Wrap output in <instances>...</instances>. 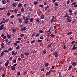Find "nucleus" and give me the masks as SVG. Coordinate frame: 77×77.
<instances>
[{"instance_id":"1","label":"nucleus","mask_w":77,"mask_h":77,"mask_svg":"<svg viewBox=\"0 0 77 77\" xmlns=\"http://www.w3.org/2000/svg\"><path fill=\"white\" fill-rule=\"evenodd\" d=\"M53 55L54 56V57H57L59 56V53L57 51H55L54 52Z\"/></svg>"},{"instance_id":"2","label":"nucleus","mask_w":77,"mask_h":77,"mask_svg":"<svg viewBox=\"0 0 77 77\" xmlns=\"http://www.w3.org/2000/svg\"><path fill=\"white\" fill-rule=\"evenodd\" d=\"M17 20H19V22L20 24H22V23H23V20H22V19H21V18H17Z\"/></svg>"},{"instance_id":"3","label":"nucleus","mask_w":77,"mask_h":77,"mask_svg":"<svg viewBox=\"0 0 77 77\" xmlns=\"http://www.w3.org/2000/svg\"><path fill=\"white\" fill-rule=\"evenodd\" d=\"M27 28L26 27H24L20 29L21 32H23V31H25L26 30Z\"/></svg>"},{"instance_id":"4","label":"nucleus","mask_w":77,"mask_h":77,"mask_svg":"<svg viewBox=\"0 0 77 77\" xmlns=\"http://www.w3.org/2000/svg\"><path fill=\"white\" fill-rule=\"evenodd\" d=\"M12 6L13 8H15L17 6V4H16V3H14L12 4Z\"/></svg>"},{"instance_id":"5","label":"nucleus","mask_w":77,"mask_h":77,"mask_svg":"<svg viewBox=\"0 0 77 77\" xmlns=\"http://www.w3.org/2000/svg\"><path fill=\"white\" fill-rule=\"evenodd\" d=\"M17 51L15 53H14V51H13L11 52V54H12V55H14V54L15 55H16L17 54Z\"/></svg>"},{"instance_id":"6","label":"nucleus","mask_w":77,"mask_h":77,"mask_svg":"<svg viewBox=\"0 0 77 77\" xmlns=\"http://www.w3.org/2000/svg\"><path fill=\"white\" fill-rule=\"evenodd\" d=\"M3 27H4V25L2 24L1 25L0 27V30H2V29H3Z\"/></svg>"},{"instance_id":"7","label":"nucleus","mask_w":77,"mask_h":77,"mask_svg":"<svg viewBox=\"0 0 77 77\" xmlns=\"http://www.w3.org/2000/svg\"><path fill=\"white\" fill-rule=\"evenodd\" d=\"M6 0H2V4H3L4 5H6Z\"/></svg>"},{"instance_id":"8","label":"nucleus","mask_w":77,"mask_h":77,"mask_svg":"<svg viewBox=\"0 0 77 77\" xmlns=\"http://www.w3.org/2000/svg\"><path fill=\"white\" fill-rule=\"evenodd\" d=\"M29 20H30V23H32L33 21V18H29Z\"/></svg>"},{"instance_id":"9","label":"nucleus","mask_w":77,"mask_h":77,"mask_svg":"<svg viewBox=\"0 0 77 77\" xmlns=\"http://www.w3.org/2000/svg\"><path fill=\"white\" fill-rule=\"evenodd\" d=\"M71 64H72V65L73 66H75L76 65V63H75V62H74L73 63H72Z\"/></svg>"},{"instance_id":"10","label":"nucleus","mask_w":77,"mask_h":77,"mask_svg":"<svg viewBox=\"0 0 77 77\" xmlns=\"http://www.w3.org/2000/svg\"><path fill=\"white\" fill-rule=\"evenodd\" d=\"M11 68L12 70H14L15 69V67H14V66H11Z\"/></svg>"},{"instance_id":"11","label":"nucleus","mask_w":77,"mask_h":77,"mask_svg":"<svg viewBox=\"0 0 77 77\" xmlns=\"http://www.w3.org/2000/svg\"><path fill=\"white\" fill-rule=\"evenodd\" d=\"M77 47H75V45H74V46H73L72 50H75V49H77Z\"/></svg>"},{"instance_id":"12","label":"nucleus","mask_w":77,"mask_h":77,"mask_svg":"<svg viewBox=\"0 0 77 77\" xmlns=\"http://www.w3.org/2000/svg\"><path fill=\"white\" fill-rule=\"evenodd\" d=\"M64 17L65 18H68V17H69V16L68 15L67 13H66V15L64 16Z\"/></svg>"},{"instance_id":"13","label":"nucleus","mask_w":77,"mask_h":77,"mask_svg":"<svg viewBox=\"0 0 77 77\" xmlns=\"http://www.w3.org/2000/svg\"><path fill=\"white\" fill-rule=\"evenodd\" d=\"M24 22L25 24H27V23H29V21L27 20H26L25 19V20H24Z\"/></svg>"},{"instance_id":"14","label":"nucleus","mask_w":77,"mask_h":77,"mask_svg":"<svg viewBox=\"0 0 77 77\" xmlns=\"http://www.w3.org/2000/svg\"><path fill=\"white\" fill-rule=\"evenodd\" d=\"M50 36L51 37V38H54V37H55V35H53V34H51V35H50Z\"/></svg>"},{"instance_id":"15","label":"nucleus","mask_w":77,"mask_h":77,"mask_svg":"<svg viewBox=\"0 0 77 77\" xmlns=\"http://www.w3.org/2000/svg\"><path fill=\"white\" fill-rule=\"evenodd\" d=\"M53 44V42H52V43H51L49 45H48L47 47V48H49V47H51V45H52V44Z\"/></svg>"},{"instance_id":"16","label":"nucleus","mask_w":77,"mask_h":77,"mask_svg":"<svg viewBox=\"0 0 77 77\" xmlns=\"http://www.w3.org/2000/svg\"><path fill=\"white\" fill-rule=\"evenodd\" d=\"M25 54L26 56H29V53L28 52H26L25 53Z\"/></svg>"},{"instance_id":"17","label":"nucleus","mask_w":77,"mask_h":77,"mask_svg":"<svg viewBox=\"0 0 77 77\" xmlns=\"http://www.w3.org/2000/svg\"><path fill=\"white\" fill-rule=\"evenodd\" d=\"M38 32H39L40 33H43V31L41 30H39L38 31Z\"/></svg>"},{"instance_id":"18","label":"nucleus","mask_w":77,"mask_h":77,"mask_svg":"<svg viewBox=\"0 0 77 77\" xmlns=\"http://www.w3.org/2000/svg\"><path fill=\"white\" fill-rule=\"evenodd\" d=\"M72 68V66H69L68 70L70 71V70H71V69Z\"/></svg>"},{"instance_id":"19","label":"nucleus","mask_w":77,"mask_h":77,"mask_svg":"<svg viewBox=\"0 0 77 77\" xmlns=\"http://www.w3.org/2000/svg\"><path fill=\"white\" fill-rule=\"evenodd\" d=\"M22 13L21 11L19 12V14H17V16H20V15H21Z\"/></svg>"},{"instance_id":"20","label":"nucleus","mask_w":77,"mask_h":77,"mask_svg":"<svg viewBox=\"0 0 77 77\" xmlns=\"http://www.w3.org/2000/svg\"><path fill=\"white\" fill-rule=\"evenodd\" d=\"M37 4H38V2H34V5H36Z\"/></svg>"},{"instance_id":"21","label":"nucleus","mask_w":77,"mask_h":77,"mask_svg":"<svg viewBox=\"0 0 77 77\" xmlns=\"http://www.w3.org/2000/svg\"><path fill=\"white\" fill-rule=\"evenodd\" d=\"M59 77H63L62 76V75L60 73H59Z\"/></svg>"},{"instance_id":"22","label":"nucleus","mask_w":77,"mask_h":77,"mask_svg":"<svg viewBox=\"0 0 77 77\" xmlns=\"http://www.w3.org/2000/svg\"><path fill=\"white\" fill-rule=\"evenodd\" d=\"M8 64H7V63H5V66L6 68H7V67H8Z\"/></svg>"},{"instance_id":"23","label":"nucleus","mask_w":77,"mask_h":77,"mask_svg":"<svg viewBox=\"0 0 77 77\" xmlns=\"http://www.w3.org/2000/svg\"><path fill=\"white\" fill-rule=\"evenodd\" d=\"M35 35H36V32H34L32 35L31 37H33L34 36H35Z\"/></svg>"},{"instance_id":"24","label":"nucleus","mask_w":77,"mask_h":77,"mask_svg":"<svg viewBox=\"0 0 77 77\" xmlns=\"http://www.w3.org/2000/svg\"><path fill=\"white\" fill-rule=\"evenodd\" d=\"M21 6H22V4H19L18 5V8H20Z\"/></svg>"},{"instance_id":"25","label":"nucleus","mask_w":77,"mask_h":77,"mask_svg":"<svg viewBox=\"0 0 77 77\" xmlns=\"http://www.w3.org/2000/svg\"><path fill=\"white\" fill-rule=\"evenodd\" d=\"M24 36V34H21L20 35V36L21 37H23Z\"/></svg>"},{"instance_id":"26","label":"nucleus","mask_w":77,"mask_h":77,"mask_svg":"<svg viewBox=\"0 0 77 77\" xmlns=\"http://www.w3.org/2000/svg\"><path fill=\"white\" fill-rule=\"evenodd\" d=\"M49 64H48V63H46L45 64V66H46V67H47L48 66V65Z\"/></svg>"},{"instance_id":"27","label":"nucleus","mask_w":77,"mask_h":77,"mask_svg":"<svg viewBox=\"0 0 77 77\" xmlns=\"http://www.w3.org/2000/svg\"><path fill=\"white\" fill-rule=\"evenodd\" d=\"M68 11L69 13H72V10L70 9H69Z\"/></svg>"},{"instance_id":"28","label":"nucleus","mask_w":77,"mask_h":77,"mask_svg":"<svg viewBox=\"0 0 77 77\" xmlns=\"http://www.w3.org/2000/svg\"><path fill=\"white\" fill-rule=\"evenodd\" d=\"M50 74V72H48L46 73V75H49V74Z\"/></svg>"},{"instance_id":"29","label":"nucleus","mask_w":77,"mask_h":77,"mask_svg":"<svg viewBox=\"0 0 77 77\" xmlns=\"http://www.w3.org/2000/svg\"><path fill=\"white\" fill-rule=\"evenodd\" d=\"M4 53H8V51H7V50H4L3 51H2Z\"/></svg>"},{"instance_id":"30","label":"nucleus","mask_w":77,"mask_h":77,"mask_svg":"<svg viewBox=\"0 0 77 77\" xmlns=\"http://www.w3.org/2000/svg\"><path fill=\"white\" fill-rule=\"evenodd\" d=\"M44 17H45V15L44 14L42 15V17H41L40 18V19H43L44 18Z\"/></svg>"},{"instance_id":"31","label":"nucleus","mask_w":77,"mask_h":77,"mask_svg":"<svg viewBox=\"0 0 77 77\" xmlns=\"http://www.w3.org/2000/svg\"><path fill=\"white\" fill-rule=\"evenodd\" d=\"M55 5L56 6H59V5L58 4H57V2L55 3Z\"/></svg>"},{"instance_id":"32","label":"nucleus","mask_w":77,"mask_h":77,"mask_svg":"<svg viewBox=\"0 0 77 77\" xmlns=\"http://www.w3.org/2000/svg\"><path fill=\"white\" fill-rule=\"evenodd\" d=\"M27 74V72H24L23 73V75H26Z\"/></svg>"},{"instance_id":"33","label":"nucleus","mask_w":77,"mask_h":77,"mask_svg":"<svg viewBox=\"0 0 77 77\" xmlns=\"http://www.w3.org/2000/svg\"><path fill=\"white\" fill-rule=\"evenodd\" d=\"M71 2V0H69L68 1H67L66 3L67 4H69V3H70V2Z\"/></svg>"},{"instance_id":"34","label":"nucleus","mask_w":77,"mask_h":77,"mask_svg":"<svg viewBox=\"0 0 77 77\" xmlns=\"http://www.w3.org/2000/svg\"><path fill=\"white\" fill-rule=\"evenodd\" d=\"M3 55H4V53H3V52L2 51L1 54V56H3Z\"/></svg>"},{"instance_id":"35","label":"nucleus","mask_w":77,"mask_h":77,"mask_svg":"<svg viewBox=\"0 0 77 77\" xmlns=\"http://www.w3.org/2000/svg\"><path fill=\"white\" fill-rule=\"evenodd\" d=\"M5 22L3 21H2L0 23V24H3V23H5Z\"/></svg>"},{"instance_id":"36","label":"nucleus","mask_w":77,"mask_h":77,"mask_svg":"<svg viewBox=\"0 0 77 77\" xmlns=\"http://www.w3.org/2000/svg\"><path fill=\"white\" fill-rule=\"evenodd\" d=\"M44 6V5H39V7H40V8H43Z\"/></svg>"},{"instance_id":"37","label":"nucleus","mask_w":77,"mask_h":77,"mask_svg":"<svg viewBox=\"0 0 77 77\" xmlns=\"http://www.w3.org/2000/svg\"><path fill=\"white\" fill-rule=\"evenodd\" d=\"M48 8H49V6H47V7H46L45 8V10H47V9Z\"/></svg>"},{"instance_id":"38","label":"nucleus","mask_w":77,"mask_h":77,"mask_svg":"<svg viewBox=\"0 0 77 77\" xmlns=\"http://www.w3.org/2000/svg\"><path fill=\"white\" fill-rule=\"evenodd\" d=\"M0 9H1V10H3L4 9H5V8L3 7L0 8Z\"/></svg>"},{"instance_id":"39","label":"nucleus","mask_w":77,"mask_h":77,"mask_svg":"<svg viewBox=\"0 0 77 77\" xmlns=\"http://www.w3.org/2000/svg\"><path fill=\"white\" fill-rule=\"evenodd\" d=\"M57 29H56L54 31V33L55 34H57Z\"/></svg>"},{"instance_id":"40","label":"nucleus","mask_w":77,"mask_h":77,"mask_svg":"<svg viewBox=\"0 0 77 77\" xmlns=\"http://www.w3.org/2000/svg\"><path fill=\"white\" fill-rule=\"evenodd\" d=\"M6 63H7V64L9 65V60H7L6 61Z\"/></svg>"},{"instance_id":"41","label":"nucleus","mask_w":77,"mask_h":77,"mask_svg":"<svg viewBox=\"0 0 77 77\" xmlns=\"http://www.w3.org/2000/svg\"><path fill=\"white\" fill-rule=\"evenodd\" d=\"M5 42H7L9 41V40L8 39H6L5 40Z\"/></svg>"},{"instance_id":"42","label":"nucleus","mask_w":77,"mask_h":77,"mask_svg":"<svg viewBox=\"0 0 77 77\" xmlns=\"http://www.w3.org/2000/svg\"><path fill=\"white\" fill-rule=\"evenodd\" d=\"M67 22H71L72 21V19H69V20H67Z\"/></svg>"},{"instance_id":"43","label":"nucleus","mask_w":77,"mask_h":77,"mask_svg":"<svg viewBox=\"0 0 77 77\" xmlns=\"http://www.w3.org/2000/svg\"><path fill=\"white\" fill-rule=\"evenodd\" d=\"M21 11L22 12H24V8H22L21 9Z\"/></svg>"},{"instance_id":"44","label":"nucleus","mask_w":77,"mask_h":77,"mask_svg":"<svg viewBox=\"0 0 77 77\" xmlns=\"http://www.w3.org/2000/svg\"><path fill=\"white\" fill-rule=\"evenodd\" d=\"M15 17V16L14 15H12L11 16V18H14Z\"/></svg>"},{"instance_id":"45","label":"nucleus","mask_w":77,"mask_h":77,"mask_svg":"<svg viewBox=\"0 0 77 77\" xmlns=\"http://www.w3.org/2000/svg\"><path fill=\"white\" fill-rule=\"evenodd\" d=\"M63 49H64V50H65V49H66V45H65L63 48Z\"/></svg>"},{"instance_id":"46","label":"nucleus","mask_w":77,"mask_h":77,"mask_svg":"<svg viewBox=\"0 0 77 77\" xmlns=\"http://www.w3.org/2000/svg\"><path fill=\"white\" fill-rule=\"evenodd\" d=\"M7 15L8 16H10V15H11V14L9 13H7Z\"/></svg>"},{"instance_id":"47","label":"nucleus","mask_w":77,"mask_h":77,"mask_svg":"<svg viewBox=\"0 0 77 77\" xmlns=\"http://www.w3.org/2000/svg\"><path fill=\"white\" fill-rule=\"evenodd\" d=\"M38 42H42V40H40L39 39L37 41Z\"/></svg>"},{"instance_id":"48","label":"nucleus","mask_w":77,"mask_h":77,"mask_svg":"<svg viewBox=\"0 0 77 77\" xmlns=\"http://www.w3.org/2000/svg\"><path fill=\"white\" fill-rule=\"evenodd\" d=\"M72 5H76V2H73L72 3Z\"/></svg>"},{"instance_id":"49","label":"nucleus","mask_w":77,"mask_h":77,"mask_svg":"<svg viewBox=\"0 0 77 77\" xmlns=\"http://www.w3.org/2000/svg\"><path fill=\"white\" fill-rule=\"evenodd\" d=\"M9 19H7L6 20H5V23H8V21H9Z\"/></svg>"},{"instance_id":"50","label":"nucleus","mask_w":77,"mask_h":77,"mask_svg":"<svg viewBox=\"0 0 77 77\" xmlns=\"http://www.w3.org/2000/svg\"><path fill=\"white\" fill-rule=\"evenodd\" d=\"M10 12H11V13H12V12H14V10H11L10 11Z\"/></svg>"},{"instance_id":"51","label":"nucleus","mask_w":77,"mask_h":77,"mask_svg":"<svg viewBox=\"0 0 77 77\" xmlns=\"http://www.w3.org/2000/svg\"><path fill=\"white\" fill-rule=\"evenodd\" d=\"M17 75H20V72H17Z\"/></svg>"},{"instance_id":"52","label":"nucleus","mask_w":77,"mask_h":77,"mask_svg":"<svg viewBox=\"0 0 77 77\" xmlns=\"http://www.w3.org/2000/svg\"><path fill=\"white\" fill-rule=\"evenodd\" d=\"M71 43L72 44H73L74 43H75V41H72Z\"/></svg>"},{"instance_id":"53","label":"nucleus","mask_w":77,"mask_h":77,"mask_svg":"<svg viewBox=\"0 0 77 77\" xmlns=\"http://www.w3.org/2000/svg\"><path fill=\"white\" fill-rule=\"evenodd\" d=\"M3 28V30L4 31H5V30H6V28L5 27H4Z\"/></svg>"},{"instance_id":"54","label":"nucleus","mask_w":77,"mask_h":77,"mask_svg":"<svg viewBox=\"0 0 77 77\" xmlns=\"http://www.w3.org/2000/svg\"><path fill=\"white\" fill-rule=\"evenodd\" d=\"M15 13V14H18V12H17V11H16V10H14V12Z\"/></svg>"},{"instance_id":"55","label":"nucleus","mask_w":77,"mask_h":77,"mask_svg":"<svg viewBox=\"0 0 77 77\" xmlns=\"http://www.w3.org/2000/svg\"><path fill=\"white\" fill-rule=\"evenodd\" d=\"M43 38H44V37L42 36L40 37V39H43Z\"/></svg>"},{"instance_id":"56","label":"nucleus","mask_w":77,"mask_h":77,"mask_svg":"<svg viewBox=\"0 0 77 77\" xmlns=\"http://www.w3.org/2000/svg\"><path fill=\"white\" fill-rule=\"evenodd\" d=\"M21 38H19L18 39H17V40L18 41H21Z\"/></svg>"},{"instance_id":"57","label":"nucleus","mask_w":77,"mask_h":77,"mask_svg":"<svg viewBox=\"0 0 77 77\" xmlns=\"http://www.w3.org/2000/svg\"><path fill=\"white\" fill-rule=\"evenodd\" d=\"M20 48V46H17L16 48V49L17 50V49H19Z\"/></svg>"},{"instance_id":"58","label":"nucleus","mask_w":77,"mask_h":77,"mask_svg":"<svg viewBox=\"0 0 77 77\" xmlns=\"http://www.w3.org/2000/svg\"><path fill=\"white\" fill-rule=\"evenodd\" d=\"M12 32L13 33H15L16 32V30L15 29H13L12 30Z\"/></svg>"},{"instance_id":"59","label":"nucleus","mask_w":77,"mask_h":77,"mask_svg":"<svg viewBox=\"0 0 77 77\" xmlns=\"http://www.w3.org/2000/svg\"><path fill=\"white\" fill-rule=\"evenodd\" d=\"M16 61H17V60H16V59H15L14 60V61H13L14 63H16Z\"/></svg>"},{"instance_id":"60","label":"nucleus","mask_w":77,"mask_h":77,"mask_svg":"<svg viewBox=\"0 0 77 77\" xmlns=\"http://www.w3.org/2000/svg\"><path fill=\"white\" fill-rule=\"evenodd\" d=\"M70 34H72V32H68V33L67 35H70Z\"/></svg>"},{"instance_id":"61","label":"nucleus","mask_w":77,"mask_h":77,"mask_svg":"<svg viewBox=\"0 0 77 77\" xmlns=\"http://www.w3.org/2000/svg\"><path fill=\"white\" fill-rule=\"evenodd\" d=\"M17 64L15 63V64H14V65H13V66L14 67V66H17Z\"/></svg>"},{"instance_id":"62","label":"nucleus","mask_w":77,"mask_h":77,"mask_svg":"<svg viewBox=\"0 0 77 77\" xmlns=\"http://www.w3.org/2000/svg\"><path fill=\"white\" fill-rule=\"evenodd\" d=\"M18 60L19 61H20V60H21V58L20 57L18 58Z\"/></svg>"},{"instance_id":"63","label":"nucleus","mask_w":77,"mask_h":77,"mask_svg":"<svg viewBox=\"0 0 77 77\" xmlns=\"http://www.w3.org/2000/svg\"><path fill=\"white\" fill-rule=\"evenodd\" d=\"M43 53L44 54H45V53H46V51H43Z\"/></svg>"},{"instance_id":"64","label":"nucleus","mask_w":77,"mask_h":77,"mask_svg":"<svg viewBox=\"0 0 77 77\" xmlns=\"http://www.w3.org/2000/svg\"><path fill=\"white\" fill-rule=\"evenodd\" d=\"M74 8H77V5H74Z\"/></svg>"}]
</instances>
